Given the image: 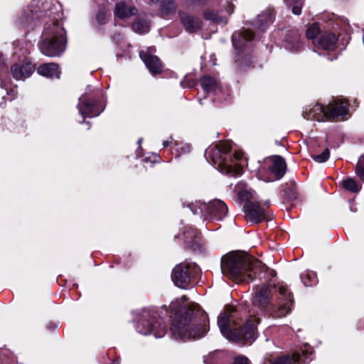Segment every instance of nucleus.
Returning a JSON list of instances; mask_svg holds the SVG:
<instances>
[{
	"label": "nucleus",
	"instance_id": "1",
	"mask_svg": "<svg viewBox=\"0 0 364 364\" xmlns=\"http://www.w3.org/2000/svg\"><path fill=\"white\" fill-rule=\"evenodd\" d=\"M261 265L260 262L250 255L242 252H232L222 257L221 270L224 276L235 282L245 281Z\"/></svg>",
	"mask_w": 364,
	"mask_h": 364
},
{
	"label": "nucleus",
	"instance_id": "2",
	"mask_svg": "<svg viewBox=\"0 0 364 364\" xmlns=\"http://www.w3.org/2000/svg\"><path fill=\"white\" fill-rule=\"evenodd\" d=\"M259 318L251 317L242 326L238 324L226 313L218 316V324L222 334L228 340L237 342H252L257 336V324Z\"/></svg>",
	"mask_w": 364,
	"mask_h": 364
},
{
	"label": "nucleus",
	"instance_id": "3",
	"mask_svg": "<svg viewBox=\"0 0 364 364\" xmlns=\"http://www.w3.org/2000/svg\"><path fill=\"white\" fill-rule=\"evenodd\" d=\"M44 35L46 39L40 45L43 54L49 57H55L60 55L65 50V31L58 22H55L46 27Z\"/></svg>",
	"mask_w": 364,
	"mask_h": 364
},
{
	"label": "nucleus",
	"instance_id": "4",
	"mask_svg": "<svg viewBox=\"0 0 364 364\" xmlns=\"http://www.w3.org/2000/svg\"><path fill=\"white\" fill-rule=\"evenodd\" d=\"M205 324L195 326L191 323L188 316H181L172 323L171 332L176 338L191 339L200 338L208 331Z\"/></svg>",
	"mask_w": 364,
	"mask_h": 364
},
{
	"label": "nucleus",
	"instance_id": "5",
	"mask_svg": "<svg viewBox=\"0 0 364 364\" xmlns=\"http://www.w3.org/2000/svg\"><path fill=\"white\" fill-rule=\"evenodd\" d=\"M232 149V144L230 141H220L214 149L208 151L209 155L215 164L218 163L219 170L225 174L231 176H240L242 173V166L240 164H228L227 162H220L221 154H226Z\"/></svg>",
	"mask_w": 364,
	"mask_h": 364
},
{
	"label": "nucleus",
	"instance_id": "6",
	"mask_svg": "<svg viewBox=\"0 0 364 364\" xmlns=\"http://www.w3.org/2000/svg\"><path fill=\"white\" fill-rule=\"evenodd\" d=\"M137 331L142 335L154 333L156 338H161L166 333V330L159 321H154V317L148 310H144L136 326Z\"/></svg>",
	"mask_w": 364,
	"mask_h": 364
},
{
	"label": "nucleus",
	"instance_id": "7",
	"mask_svg": "<svg viewBox=\"0 0 364 364\" xmlns=\"http://www.w3.org/2000/svg\"><path fill=\"white\" fill-rule=\"evenodd\" d=\"M278 291L279 294V302L277 307L272 310L271 314L274 317L282 318L290 312L293 304V296L287 288L283 285L279 286Z\"/></svg>",
	"mask_w": 364,
	"mask_h": 364
},
{
	"label": "nucleus",
	"instance_id": "8",
	"mask_svg": "<svg viewBox=\"0 0 364 364\" xmlns=\"http://www.w3.org/2000/svg\"><path fill=\"white\" fill-rule=\"evenodd\" d=\"M193 214H204L207 208L210 209V213L215 215L218 219L223 218L228 213V207L224 202L220 200L212 201L208 205L200 202H196L193 207H190Z\"/></svg>",
	"mask_w": 364,
	"mask_h": 364
},
{
	"label": "nucleus",
	"instance_id": "9",
	"mask_svg": "<svg viewBox=\"0 0 364 364\" xmlns=\"http://www.w3.org/2000/svg\"><path fill=\"white\" fill-rule=\"evenodd\" d=\"M190 264L181 263L176 265L172 272V280L175 284L180 288H186L190 283V274L188 269Z\"/></svg>",
	"mask_w": 364,
	"mask_h": 364
},
{
	"label": "nucleus",
	"instance_id": "10",
	"mask_svg": "<svg viewBox=\"0 0 364 364\" xmlns=\"http://www.w3.org/2000/svg\"><path fill=\"white\" fill-rule=\"evenodd\" d=\"M11 70L13 77L19 80L30 77L35 70V67L28 59H25L22 63H16Z\"/></svg>",
	"mask_w": 364,
	"mask_h": 364
},
{
	"label": "nucleus",
	"instance_id": "11",
	"mask_svg": "<svg viewBox=\"0 0 364 364\" xmlns=\"http://www.w3.org/2000/svg\"><path fill=\"white\" fill-rule=\"evenodd\" d=\"M269 161L272 163V165L269 166V171L272 174V177L264 179L267 182L281 178L286 171V163L282 157L274 156L270 158Z\"/></svg>",
	"mask_w": 364,
	"mask_h": 364
},
{
	"label": "nucleus",
	"instance_id": "12",
	"mask_svg": "<svg viewBox=\"0 0 364 364\" xmlns=\"http://www.w3.org/2000/svg\"><path fill=\"white\" fill-rule=\"evenodd\" d=\"M245 213L247 220L255 223H260L266 217L265 209L257 203L247 204L245 206Z\"/></svg>",
	"mask_w": 364,
	"mask_h": 364
},
{
	"label": "nucleus",
	"instance_id": "13",
	"mask_svg": "<svg viewBox=\"0 0 364 364\" xmlns=\"http://www.w3.org/2000/svg\"><path fill=\"white\" fill-rule=\"evenodd\" d=\"M328 119H336L348 114V103L336 99L331 102L327 107Z\"/></svg>",
	"mask_w": 364,
	"mask_h": 364
},
{
	"label": "nucleus",
	"instance_id": "14",
	"mask_svg": "<svg viewBox=\"0 0 364 364\" xmlns=\"http://www.w3.org/2000/svg\"><path fill=\"white\" fill-rule=\"evenodd\" d=\"M181 21L185 30L190 33H196L201 28V22L198 18L186 12H180Z\"/></svg>",
	"mask_w": 364,
	"mask_h": 364
},
{
	"label": "nucleus",
	"instance_id": "15",
	"mask_svg": "<svg viewBox=\"0 0 364 364\" xmlns=\"http://www.w3.org/2000/svg\"><path fill=\"white\" fill-rule=\"evenodd\" d=\"M139 55L146 68L153 75L159 74L162 72V65L157 56L148 55L144 51H141Z\"/></svg>",
	"mask_w": 364,
	"mask_h": 364
},
{
	"label": "nucleus",
	"instance_id": "16",
	"mask_svg": "<svg viewBox=\"0 0 364 364\" xmlns=\"http://www.w3.org/2000/svg\"><path fill=\"white\" fill-rule=\"evenodd\" d=\"M77 105L80 114L84 117H92L100 114L102 112L101 108H97V106L92 102L86 101L83 97L79 99Z\"/></svg>",
	"mask_w": 364,
	"mask_h": 364
},
{
	"label": "nucleus",
	"instance_id": "17",
	"mask_svg": "<svg viewBox=\"0 0 364 364\" xmlns=\"http://www.w3.org/2000/svg\"><path fill=\"white\" fill-rule=\"evenodd\" d=\"M137 12V9L134 6H128L122 1L116 4L114 14L119 18L124 19L130 18L136 15Z\"/></svg>",
	"mask_w": 364,
	"mask_h": 364
},
{
	"label": "nucleus",
	"instance_id": "18",
	"mask_svg": "<svg viewBox=\"0 0 364 364\" xmlns=\"http://www.w3.org/2000/svg\"><path fill=\"white\" fill-rule=\"evenodd\" d=\"M337 42V37L333 33L322 34L316 42L314 41V44L318 48L324 50H331L334 48Z\"/></svg>",
	"mask_w": 364,
	"mask_h": 364
},
{
	"label": "nucleus",
	"instance_id": "19",
	"mask_svg": "<svg viewBox=\"0 0 364 364\" xmlns=\"http://www.w3.org/2000/svg\"><path fill=\"white\" fill-rule=\"evenodd\" d=\"M37 72L39 75L47 77L57 79L60 77L58 65L55 63H44L38 68Z\"/></svg>",
	"mask_w": 364,
	"mask_h": 364
},
{
	"label": "nucleus",
	"instance_id": "20",
	"mask_svg": "<svg viewBox=\"0 0 364 364\" xmlns=\"http://www.w3.org/2000/svg\"><path fill=\"white\" fill-rule=\"evenodd\" d=\"M308 362L307 356L303 353L302 355L295 353L291 358H278L272 364H306Z\"/></svg>",
	"mask_w": 364,
	"mask_h": 364
},
{
	"label": "nucleus",
	"instance_id": "21",
	"mask_svg": "<svg viewBox=\"0 0 364 364\" xmlns=\"http://www.w3.org/2000/svg\"><path fill=\"white\" fill-rule=\"evenodd\" d=\"M253 38V33L250 31L235 33L232 35V43L236 49H242L246 43Z\"/></svg>",
	"mask_w": 364,
	"mask_h": 364
},
{
	"label": "nucleus",
	"instance_id": "22",
	"mask_svg": "<svg viewBox=\"0 0 364 364\" xmlns=\"http://www.w3.org/2000/svg\"><path fill=\"white\" fill-rule=\"evenodd\" d=\"M269 291L267 287H262L257 289L253 303L258 307H264L269 304Z\"/></svg>",
	"mask_w": 364,
	"mask_h": 364
},
{
	"label": "nucleus",
	"instance_id": "23",
	"mask_svg": "<svg viewBox=\"0 0 364 364\" xmlns=\"http://www.w3.org/2000/svg\"><path fill=\"white\" fill-rule=\"evenodd\" d=\"M327 107L325 108L323 105L317 104L310 111L308 117V119H316L317 121H323L325 119H328L327 116Z\"/></svg>",
	"mask_w": 364,
	"mask_h": 364
},
{
	"label": "nucleus",
	"instance_id": "24",
	"mask_svg": "<svg viewBox=\"0 0 364 364\" xmlns=\"http://www.w3.org/2000/svg\"><path fill=\"white\" fill-rule=\"evenodd\" d=\"M176 9L174 0H166L162 4H160L159 13L162 17H167L174 14Z\"/></svg>",
	"mask_w": 364,
	"mask_h": 364
},
{
	"label": "nucleus",
	"instance_id": "25",
	"mask_svg": "<svg viewBox=\"0 0 364 364\" xmlns=\"http://www.w3.org/2000/svg\"><path fill=\"white\" fill-rule=\"evenodd\" d=\"M273 21V15L271 11L268 10L265 12H262L257 17L255 21V26L260 29H264L266 26L271 23Z\"/></svg>",
	"mask_w": 364,
	"mask_h": 364
},
{
	"label": "nucleus",
	"instance_id": "26",
	"mask_svg": "<svg viewBox=\"0 0 364 364\" xmlns=\"http://www.w3.org/2000/svg\"><path fill=\"white\" fill-rule=\"evenodd\" d=\"M201 85L206 92L214 91L218 87V83L215 79L209 76H205L200 80Z\"/></svg>",
	"mask_w": 364,
	"mask_h": 364
},
{
	"label": "nucleus",
	"instance_id": "27",
	"mask_svg": "<svg viewBox=\"0 0 364 364\" xmlns=\"http://www.w3.org/2000/svg\"><path fill=\"white\" fill-rule=\"evenodd\" d=\"M341 185L347 191L357 193L360 190L361 186L353 178H348L342 181Z\"/></svg>",
	"mask_w": 364,
	"mask_h": 364
},
{
	"label": "nucleus",
	"instance_id": "28",
	"mask_svg": "<svg viewBox=\"0 0 364 364\" xmlns=\"http://www.w3.org/2000/svg\"><path fill=\"white\" fill-rule=\"evenodd\" d=\"M133 29L139 34L146 33L149 31V24L145 21H137L133 24Z\"/></svg>",
	"mask_w": 364,
	"mask_h": 364
},
{
	"label": "nucleus",
	"instance_id": "29",
	"mask_svg": "<svg viewBox=\"0 0 364 364\" xmlns=\"http://www.w3.org/2000/svg\"><path fill=\"white\" fill-rule=\"evenodd\" d=\"M204 18L207 20H210L212 21H214L217 23H226L227 21L225 19H223V18L220 17L217 13L210 11H205L204 12Z\"/></svg>",
	"mask_w": 364,
	"mask_h": 364
},
{
	"label": "nucleus",
	"instance_id": "30",
	"mask_svg": "<svg viewBox=\"0 0 364 364\" xmlns=\"http://www.w3.org/2000/svg\"><path fill=\"white\" fill-rule=\"evenodd\" d=\"M319 27L317 24L311 25L306 31V36L309 39L313 40V42H316L318 38H316L317 35L319 33Z\"/></svg>",
	"mask_w": 364,
	"mask_h": 364
},
{
	"label": "nucleus",
	"instance_id": "31",
	"mask_svg": "<svg viewBox=\"0 0 364 364\" xmlns=\"http://www.w3.org/2000/svg\"><path fill=\"white\" fill-rule=\"evenodd\" d=\"M237 196L241 200L248 201L253 198L254 192L247 188H243L241 191L237 190Z\"/></svg>",
	"mask_w": 364,
	"mask_h": 364
},
{
	"label": "nucleus",
	"instance_id": "32",
	"mask_svg": "<svg viewBox=\"0 0 364 364\" xmlns=\"http://www.w3.org/2000/svg\"><path fill=\"white\" fill-rule=\"evenodd\" d=\"M330 156V152L328 149H326L321 154L313 156L315 161L318 163H323L328 160Z\"/></svg>",
	"mask_w": 364,
	"mask_h": 364
},
{
	"label": "nucleus",
	"instance_id": "33",
	"mask_svg": "<svg viewBox=\"0 0 364 364\" xmlns=\"http://www.w3.org/2000/svg\"><path fill=\"white\" fill-rule=\"evenodd\" d=\"M293 2H295V5L292 6V12L295 15H300L301 13V7H302V0H293L289 5H291Z\"/></svg>",
	"mask_w": 364,
	"mask_h": 364
},
{
	"label": "nucleus",
	"instance_id": "34",
	"mask_svg": "<svg viewBox=\"0 0 364 364\" xmlns=\"http://www.w3.org/2000/svg\"><path fill=\"white\" fill-rule=\"evenodd\" d=\"M232 364H249V360L245 356H240L236 358Z\"/></svg>",
	"mask_w": 364,
	"mask_h": 364
},
{
	"label": "nucleus",
	"instance_id": "35",
	"mask_svg": "<svg viewBox=\"0 0 364 364\" xmlns=\"http://www.w3.org/2000/svg\"><path fill=\"white\" fill-rule=\"evenodd\" d=\"M356 174L364 182V168L361 166H358L356 168Z\"/></svg>",
	"mask_w": 364,
	"mask_h": 364
},
{
	"label": "nucleus",
	"instance_id": "36",
	"mask_svg": "<svg viewBox=\"0 0 364 364\" xmlns=\"http://www.w3.org/2000/svg\"><path fill=\"white\" fill-rule=\"evenodd\" d=\"M106 18V14L105 12H100L97 15V20L100 23H102Z\"/></svg>",
	"mask_w": 364,
	"mask_h": 364
},
{
	"label": "nucleus",
	"instance_id": "37",
	"mask_svg": "<svg viewBox=\"0 0 364 364\" xmlns=\"http://www.w3.org/2000/svg\"><path fill=\"white\" fill-rule=\"evenodd\" d=\"M166 0H149V4L150 5H158L160 7V4H162Z\"/></svg>",
	"mask_w": 364,
	"mask_h": 364
},
{
	"label": "nucleus",
	"instance_id": "38",
	"mask_svg": "<svg viewBox=\"0 0 364 364\" xmlns=\"http://www.w3.org/2000/svg\"><path fill=\"white\" fill-rule=\"evenodd\" d=\"M242 157V154L240 153V152H235L234 154V158L235 159V160H240Z\"/></svg>",
	"mask_w": 364,
	"mask_h": 364
},
{
	"label": "nucleus",
	"instance_id": "39",
	"mask_svg": "<svg viewBox=\"0 0 364 364\" xmlns=\"http://www.w3.org/2000/svg\"><path fill=\"white\" fill-rule=\"evenodd\" d=\"M169 144H170V141H168V140L164 141L163 142V145H164V146H165V147H166V146H168L169 145Z\"/></svg>",
	"mask_w": 364,
	"mask_h": 364
},
{
	"label": "nucleus",
	"instance_id": "40",
	"mask_svg": "<svg viewBox=\"0 0 364 364\" xmlns=\"http://www.w3.org/2000/svg\"><path fill=\"white\" fill-rule=\"evenodd\" d=\"M314 282H312V283H307L306 282L304 281V284L305 286H311L312 284H314Z\"/></svg>",
	"mask_w": 364,
	"mask_h": 364
},
{
	"label": "nucleus",
	"instance_id": "41",
	"mask_svg": "<svg viewBox=\"0 0 364 364\" xmlns=\"http://www.w3.org/2000/svg\"><path fill=\"white\" fill-rule=\"evenodd\" d=\"M181 299L185 301V300L186 299V296H183L181 297Z\"/></svg>",
	"mask_w": 364,
	"mask_h": 364
}]
</instances>
